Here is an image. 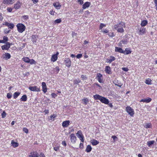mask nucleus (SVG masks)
<instances>
[{
    "instance_id": "nucleus-1",
    "label": "nucleus",
    "mask_w": 157,
    "mask_h": 157,
    "mask_svg": "<svg viewBox=\"0 0 157 157\" xmlns=\"http://www.w3.org/2000/svg\"><path fill=\"white\" fill-rule=\"evenodd\" d=\"M126 27L125 23L123 21H121L119 23L116 24L114 26V28L116 30L118 33H123L124 30L123 28H125Z\"/></svg>"
},
{
    "instance_id": "nucleus-27",
    "label": "nucleus",
    "mask_w": 157,
    "mask_h": 157,
    "mask_svg": "<svg viewBox=\"0 0 157 157\" xmlns=\"http://www.w3.org/2000/svg\"><path fill=\"white\" fill-rule=\"evenodd\" d=\"M90 2H85L82 6V9L84 10L86 9V8L88 7L90 5Z\"/></svg>"
},
{
    "instance_id": "nucleus-3",
    "label": "nucleus",
    "mask_w": 157,
    "mask_h": 157,
    "mask_svg": "<svg viewBox=\"0 0 157 157\" xmlns=\"http://www.w3.org/2000/svg\"><path fill=\"white\" fill-rule=\"evenodd\" d=\"M22 60L25 62L29 63L31 64H36V62L33 59H30L28 57H24L22 59Z\"/></svg>"
},
{
    "instance_id": "nucleus-64",
    "label": "nucleus",
    "mask_w": 157,
    "mask_h": 157,
    "mask_svg": "<svg viewBox=\"0 0 157 157\" xmlns=\"http://www.w3.org/2000/svg\"><path fill=\"white\" fill-rule=\"evenodd\" d=\"M62 144L64 146L66 147L67 145V144L65 141H63L62 143Z\"/></svg>"
},
{
    "instance_id": "nucleus-4",
    "label": "nucleus",
    "mask_w": 157,
    "mask_h": 157,
    "mask_svg": "<svg viewBox=\"0 0 157 157\" xmlns=\"http://www.w3.org/2000/svg\"><path fill=\"white\" fill-rule=\"evenodd\" d=\"M126 111L131 117H133L134 114L135 112L134 109L130 106H128L126 107Z\"/></svg>"
},
{
    "instance_id": "nucleus-35",
    "label": "nucleus",
    "mask_w": 157,
    "mask_h": 157,
    "mask_svg": "<svg viewBox=\"0 0 157 157\" xmlns=\"http://www.w3.org/2000/svg\"><path fill=\"white\" fill-rule=\"evenodd\" d=\"M101 97V96L98 94H96L93 96L94 99L96 100H100Z\"/></svg>"
},
{
    "instance_id": "nucleus-38",
    "label": "nucleus",
    "mask_w": 157,
    "mask_h": 157,
    "mask_svg": "<svg viewBox=\"0 0 157 157\" xmlns=\"http://www.w3.org/2000/svg\"><path fill=\"white\" fill-rule=\"evenodd\" d=\"M154 140L149 141L147 142V145L149 147H150L151 145L154 144Z\"/></svg>"
},
{
    "instance_id": "nucleus-49",
    "label": "nucleus",
    "mask_w": 157,
    "mask_h": 157,
    "mask_svg": "<svg viewBox=\"0 0 157 157\" xmlns=\"http://www.w3.org/2000/svg\"><path fill=\"white\" fill-rule=\"evenodd\" d=\"M22 18L25 20H27L29 18L28 15H24L22 17Z\"/></svg>"
},
{
    "instance_id": "nucleus-42",
    "label": "nucleus",
    "mask_w": 157,
    "mask_h": 157,
    "mask_svg": "<svg viewBox=\"0 0 157 157\" xmlns=\"http://www.w3.org/2000/svg\"><path fill=\"white\" fill-rule=\"evenodd\" d=\"M81 82V80L78 79V80H74V85H77L78 84V83H80Z\"/></svg>"
},
{
    "instance_id": "nucleus-41",
    "label": "nucleus",
    "mask_w": 157,
    "mask_h": 157,
    "mask_svg": "<svg viewBox=\"0 0 157 157\" xmlns=\"http://www.w3.org/2000/svg\"><path fill=\"white\" fill-rule=\"evenodd\" d=\"M78 137L81 140V142L82 143H83L84 142V137L83 135L80 136H78Z\"/></svg>"
},
{
    "instance_id": "nucleus-59",
    "label": "nucleus",
    "mask_w": 157,
    "mask_h": 157,
    "mask_svg": "<svg viewBox=\"0 0 157 157\" xmlns=\"http://www.w3.org/2000/svg\"><path fill=\"white\" fill-rule=\"evenodd\" d=\"M51 95L52 98H55L57 96V95L54 93H52Z\"/></svg>"
},
{
    "instance_id": "nucleus-48",
    "label": "nucleus",
    "mask_w": 157,
    "mask_h": 157,
    "mask_svg": "<svg viewBox=\"0 0 157 157\" xmlns=\"http://www.w3.org/2000/svg\"><path fill=\"white\" fill-rule=\"evenodd\" d=\"M101 32L103 33H107L109 32V30L107 29H105L104 30H102Z\"/></svg>"
},
{
    "instance_id": "nucleus-34",
    "label": "nucleus",
    "mask_w": 157,
    "mask_h": 157,
    "mask_svg": "<svg viewBox=\"0 0 157 157\" xmlns=\"http://www.w3.org/2000/svg\"><path fill=\"white\" fill-rule=\"evenodd\" d=\"M152 125L151 123H146L144 125V127L146 128H151Z\"/></svg>"
},
{
    "instance_id": "nucleus-47",
    "label": "nucleus",
    "mask_w": 157,
    "mask_h": 157,
    "mask_svg": "<svg viewBox=\"0 0 157 157\" xmlns=\"http://www.w3.org/2000/svg\"><path fill=\"white\" fill-rule=\"evenodd\" d=\"M57 116V115L56 114H53V115H51L50 116V118H51V119H54ZM54 119H53V121H54Z\"/></svg>"
},
{
    "instance_id": "nucleus-55",
    "label": "nucleus",
    "mask_w": 157,
    "mask_h": 157,
    "mask_svg": "<svg viewBox=\"0 0 157 157\" xmlns=\"http://www.w3.org/2000/svg\"><path fill=\"white\" fill-rule=\"evenodd\" d=\"M82 56V54H78L76 56V57L78 59H80Z\"/></svg>"
},
{
    "instance_id": "nucleus-36",
    "label": "nucleus",
    "mask_w": 157,
    "mask_h": 157,
    "mask_svg": "<svg viewBox=\"0 0 157 157\" xmlns=\"http://www.w3.org/2000/svg\"><path fill=\"white\" fill-rule=\"evenodd\" d=\"M91 150H92V147H91V146L90 145H88L87 146V147L86 148V151L87 152H89L90 151H91Z\"/></svg>"
},
{
    "instance_id": "nucleus-25",
    "label": "nucleus",
    "mask_w": 157,
    "mask_h": 157,
    "mask_svg": "<svg viewBox=\"0 0 157 157\" xmlns=\"http://www.w3.org/2000/svg\"><path fill=\"white\" fill-rule=\"evenodd\" d=\"M113 82L116 86H117L118 87H121L123 85V84L121 82H119L116 79L113 81Z\"/></svg>"
},
{
    "instance_id": "nucleus-14",
    "label": "nucleus",
    "mask_w": 157,
    "mask_h": 157,
    "mask_svg": "<svg viewBox=\"0 0 157 157\" xmlns=\"http://www.w3.org/2000/svg\"><path fill=\"white\" fill-rule=\"evenodd\" d=\"M42 86L43 91L44 93H46L47 91V88L45 82H43L42 83Z\"/></svg>"
},
{
    "instance_id": "nucleus-58",
    "label": "nucleus",
    "mask_w": 157,
    "mask_h": 157,
    "mask_svg": "<svg viewBox=\"0 0 157 157\" xmlns=\"http://www.w3.org/2000/svg\"><path fill=\"white\" fill-rule=\"evenodd\" d=\"M81 78L82 80L86 79L87 78V77L84 75H82L81 76Z\"/></svg>"
},
{
    "instance_id": "nucleus-18",
    "label": "nucleus",
    "mask_w": 157,
    "mask_h": 157,
    "mask_svg": "<svg viewBox=\"0 0 157 157\" xmlns=\"http://www.w3.org/2000/svg\"><path fill=\"white\" fill-rule=\"evenodd\" d=\"M115 51L116 52H119L123 54L124 53V50L122 48L117 47H115Z\"/></svg>"
},
{
    "instance_id": "nucleus-19",
    "label": "nucleus",
    "mask_w": 157,
    "mask_h": 157,
    "mask_svg": "<svg viewBox=\"0 0 157 157\" xmlns=\"http://www.w3.org/2000/svg\"><path fill=\"white\" fill-rule=\"evenodd\" d=\"M105 71L106 73L109 74H111V69L110 67L109 66H106L105 68Z\"/></svg>"
},
{
    "instance_id": "nucleus-5",
    "label": "nucleus",
    "mask_w": 157,
    "mask_h": 157,
    "mask_svg": "<svg viewBox=\"0 0 157 157\" xmlns=\"http://www.w3.org/2000/svg\"><path fill=\"white\" fill-rule=\"evenodd\" d=\"M14 2V0H3L2 3L6 6H8L13 4Z\"/></svg>"
},
{
    "instance_id": "nucleus-45",
    "label": "nucleus",
    "mask_w": 157,
    "mask_h": 157,
    "mask_svg": "<svg viewBox=\"0 0 157 157\" xmlns=\"http://www.w3.org/2000/svg\"><path fill=\"white\" fill-rule=\"evenodd\" d=\"M14 25L13 23H10L8 27L9 29H12L14 28Z\"/></svg>"
},
{
    "instance_id": "nucleus-63",
    "label": "nucleus",
    "mask_w": 157,
    "mask_h": 157,
    "mask_svg": "<svg viewBox=\"0 0 157 157\" xmlns=\"http://www.w3.org/2000/svg\"><path fill=\"white\" fill-rule=\"evenodd\" d=\"M55 69L56 70V71L57 72V73H58L59 71V67H56Z\"/></svg>"
},
{
    "instance_id": "nucleus-62",
    "label": "nucleus",
    "mask_w": 157,
    "mask_h": 157,
    "mask_svg": "<svg viewBox=\"0 0 157 157\" xmlns=\"http://www.w3.org/2000/svg\"><path fill=\"white\" fill-rule=\"evenodd\" d=\"M122 69L123 70L125 71H127L128 70V68L126 67H123L122 68Z\"/></svg>"
},
{
    "instance_id": "nucleus-17",
    "label": "nucleus",
    "mask_w": 157,
    "mask_h": 157,
    "mask_svg": "<svg viewBox=\"0 0 157 157\" xmlns=\"http://www.w3.org/2000/svg\"><path fill=\"white\" fill-rule=\"evenodd\" d=\"M2 49V50H8L9 48H10V45H9V42H7L6 43V44L3 45L1 47Z\"/></svg>"
},
{
    "instance_id": "nucleus-32",
    "label": "nucleus",
    "mask_w": 157,
    "mask_h": 157,
    "mask_svg": "<svg viewBox=\"0 0 157 157\" xmlns=\"http://www.w3.org/2000/svg\"><path fill=\"white\" fill-rule=\"evenodd\" d=\"M53 5L57 9H59L61 7V5L58 2L54 3Z\"/></svg>"
},
{
    "instance_id": "nucleus-44",
    "label": "nucleus",
    "mask_w": 157,
    "mask_h": 157,
    "mask_svg": "<svg viewBox=\"0 0 157 157\" xmlns=\"http://www.w3.org/2000/svg\"><path fill=\"white\" fill-rule=\"evenodd\" d=\"M76 135L78 137V136L82 135L83 134L82 133V131L81 130H79L76 133Z\"/></svg>"
},
{
    "instance_id": "nucleus-22",
    "label": "nucleus",
    "mask_w": 157,
    "mask_h": 157,
    "mask_svg": "<svg viewBox=\"0 0 157 157\" xmlns=\"http://www.w3.org/2000/svg\"><path fill=\"white\" fill-rule=\"evenodd\" d=\"M38 36L35 35H32L31 36L32 40L33 43H36V42L37 38Z\"/></svg>"
},
{
    "instance_id": "nucleus-12",
    "label": "nucleus",
    "mask_w": 157,
    "mask_h": 157,
    "mask_svg": "<svg viewBox=\"0 0 157 157\" xmlns=\"http://www.w3.org/2000/svg\"><path fill=\"white\" fill-rule=\"evenodd\" d=\"M59 54V52H57L56 54H54L52 56L51 58V61L55 62L57 59L58 55Z\"/></svg>"
},
{
    "instance_id": "nucleus-54",
    "label": "nucleus",
    "mask_w": 157,
    "mask_h": 157,
    "mask_svg": "<svg viewBox=\"0 0 157 157\" xmlns=\"http://www.w3.org/2000/svg\"><path fill=\"white\" fill-rule=\"evenodd\" d=\"M6 116V112L3 111L2 113V118H4Z\"/></svg>"
},
{
    "instance_id": "nucleus-20",
    "label": "nucleus",
    "mask_w": 157,
    "mask_h": 157,
    "mask_svg": "<svg viewBox=\"0 0 157 157\" xmlns=\"http://www.w3.org/2000/svg\"><path fill=\"white\" fill-rule=\"evenodd\" d=\"M152 100L150 98H147L145 99H142L140 101V102H144L147 103H149Z\"/></svg>"
},
{
    "instance_id": "nucleus-8",
    "label": "nucleus",
    "mask_w": 157,
    "mask_h": 157,
    "mask_svg": "<svg viewBox=\"0 0 157 157\" xmlns=\"http://www.w3.org/2000/svg\"><path fill=\"white\" fill-rule=\"evenodd\" d=\"M98 82L100 83H102L103 82V76L100 73H98L97 74L96 78Z\"/></svg>"
},
{
    "instance_id": "nucleus-57",
    "label": "nucleus",
    "mask_w": 157,
    "mask_h": 157,
    "mask_svg": "<svg viewBox=\"0 0 157 157\" xmlns=\"http://www.w3.org/2000/svg\"><path fill=\"white\" fill-rule=\"evenodd\" d=\"M7 10L8 12H11L12 11L13 9L11 7H8Z\"/></svg>"
},
{
    "instance_id": "nucleus-56",
    "label": "nucleus",
    "mask_w": 157,
    "mask_h": 157,
    "mask_svg": "<svg viewBox=\"0 0 157 157\" xmlns=\"http://www.w3.org/2000/svg\"><path fill=\"white\" fill-rule=\"evenodd\" d=\"M83 143H81L80 144L79 147L81 149H82L83 148Z\"/></svg>"
},
{
    "instance_id": "nucleus-9",
    "label": "nucleus",
    "mask_w": 157,
    "mask_h": 157,
    "mask_svg": "<svg viewBox=\"0 0 157 157\" xmlns=\"http://www.w3.org/2000/svg\"><path fill=\"white\" fill-rule=\"evenodd\" d=\"M64 62L66 66L70 67L71 65V61L69 58H66L64 60Z\"/></svg>"
},
{
    "instance_id": "nucleus-2",
    "label": "nucleus",
    "mask_w": 157,
    "mask_h": 157,
    "mask_svg": "<svg viewBox=\"0 0 157 157\" xmlns=\"http://www.w3.org/2000/svg\"><path fill=\"white\" fill-rule=\"evenodd\" d=\"M18 31L19 33H22L26 29V27L24 24L21 23H19L16 25Z\"/></svg>"
},
{
    "instance_id": "nucleus-21",
    "label": "nucleus",
    "mask_w": 157,
    "mask_h": 157,
    "mask_svg": "<svg viewBox=\"0 0 157 157\" xmlns=\"http://www.w3.org/2000/svg\"><path fill=\"white\" fill-rule=\"evenodd\" d=\"M11 146L14 148L18 147L19 145L18 143L15 142L13 140H11Z\"/></svg>"
},
{
    "instance_id": "nucleus-51",
    "label": "nucleus",
    "mask_w": 157,
    "mask_h": 157,
    "mask_svg": "<svg viewBox=\"0 0 157 157\" xmlns=\"http://www.w3.org/2000/svg\"><path fill=\"white\" fill-rule=\"evenodd\" d=\"M23 131L26 133H28L29 132L28 129L26 128H23Z\"/></svg>"
},
{
    "instance_id": "nucleus-52",
    "label": "nucleus",
    "mask_w": 157,
    "mask_h": 157,
    "mask_svg": "<svg viewBox=\"0 0 157 157\" xmlns=\"http://www.w3.org/2000/svg\"><path fill=\"white\" fill-rule=\"evenodd\" d=\"M8 38L6 36H3V40L5 41V43L6 42L8 41Z\"/></svg>"
},
{
    "instance_id": "nucleus-53",
    "label": "nucleus",
    "mask_w": 157,
    "mask_h": 157,
    "mask_svg": "<svg viewBox=\"0 0 157 157\" xmlns=\"http://www.w3.org/2000/svg\"><path fill=\"white\" fill-rule=\"evenodd\" d=\"M11 94L8 93L7 94V97L8 99L10 98L11 97H12V96L11 95Z\"/></svg>"
},
{
    "instance_id": "nucleus-31",
    "label": "nucleus",
    "mask_w": 157,
    "mask_h": 157,
    "mask_svg": "<svg viewBox=\"0 0 157 157\" xmlns=\"http://www.w3.org/2000/svg\"><path fill=\"white\" fill-rule=\"evenodd\" d=\"M5 56L3 58H5L6 59H10L11 57V55L9 53H5L4 54Z\"/></svg>"
},
{
    "instance_id": "nucleus-11",
    "label": "nucleus",
    "mask_w": 157,
    "mask_h": 157,
    "mask_svg": "<svg viewBox=\"0 0 157 157\" xmlns=\"http://www.w3.org/2000/svg\"><path fill=\"white\" fill-rule=\"evenodd\" d=\"M100 101L101 102L105 104H108L109 102V100L108 99L102 96Z\"/></svg>"
},
{
    "instance_id": "nucleus-26",
    "label": "nucleus",
    "mask_w": 157,
    "mask_h": 157,
    "mask_svg": "<svg viewBox=\"0 0 157 157\" xmlns=\"http://www.w3.org/2000/svg\"><path fill=\"white\" fill-rule=\"evenodd\" d=\"M110 59H106V62L108 63H111L113 61L115 60L116 59L115 57L114 56H110Z\"/></svg>"
},
{
    "instance_id": "nucleus-46",
    "label": "nucleus",
    "mask_w": 157,
    "mask_h": 157,
    "mask_svg": "<svg viewBox=\"0 0 157 157\" xmlns=\"http://www.w3.org/2000/svg\"><path fill=\"white\" fill-rule=\"evenodd\" d=\"M61 19L59 18L55 20L54 21V22L56 23H60L61 22Z\"/></svg>"
},
{
    "instance_id": "nucleus-39",
    "label": "nucleus",
    "mask_w": 157,
    "mask_h": 157,
    "mask_svg": "<svg viewBox=\"0 0 157 157\" xmlns=\"http://www.w3.org/2000/svg\"><path fill=\"white\" fill-rule=\"evenodd\" d=\"M60 146L59 145H56L54 147V150L56 151H57L59 149Z\"/></svg>"
},
{
    "instance_id": "nucleus-13",
    "label": "nucleus",
    "mask_w": 157,
    "mask_h": 157,
    "mask_svg": "<svg viewBox=\"0 0 157 157\" xmlns=\"http://www.w3.org/2000/svg\"><path fill=\"white\" fill-rule=\"evenodd\" d=\"M128 41L126 39H124V40H121L120 42L118 44V46L120 47L123 46V44L125 45L127 44Z\"/></svg>"
},
{
    "instance_id": "nucleus-15",
    "label": "nucleus",
    "mask_w": 157,
    "mask_h": 157,
    "mask_svg": "<svg viewBox=\"0 0 157 157\" xmlns=\"http://www.w3.org/2000/svg\"><path fill=\"white\" fill-rule=\"evenodd\" d=\"M146 32V29L143 28H140L138 32L139 35H143L145 34Z\"/></svg>"
},
{
    "instance_id": "nucleus-7",
    "label": "nucleus",
    "mask_w": 157,
    "mask_h": 157,
    "mask_svg": "<svg viewBox=\"0 0 157 157\" xmlns=\"http://www.w3.org/2000/svg\"><path fill=\"white\" fill-rule=\"evenodd\" d=\"M29 89L31 91L39 92L40 91V87H38L36 86H29Z\"/></svg>"
},
{
    "instance_id": "nucleus-43",
    "label": "nucleus",
    "mask_w": 157,
    "mask_h": 157,
    "mask_svg": "<svg viewBox=\"0 0 157 157\" xmlns=\"http://www.w3.org/2000/svg\"><path fill=\"white\" fill-rule=\"evenodd\" d=\"M106 26V25L103 23H101L99 27L100 29H102L104 27H105Z\"/></svg>"
},
{
    "instance_id": "nucleus-10",
    "label": "nucleus",
    "mask_w": 157,
    "mask_h": 157,
    "mask_svg": "<svg viewBox=\"0 0 157 157\" xmlns=\"http://www.w3.org/2000/svg\"><path fill=\"white\" fill-rule=\"evenodd\" d=\"M21 5V3L18 0L16 2L15 4H14L13 8L16 10H17L20 8Z\"/></svg>"
},
{
    "instance_id": "nucleus-30",
    "label": "nucleus",
    "mask_w": 157,
    "mask_h": 157,
    "mask_svg": "<svg viewBox=\"0 0 157 157\" xmlns=\"http://www.w3.org/2000/svg\"><path fill=\"white\" fill-rule=\"evenodd\" d=\"M147 23L148 22L147 20H144L141 22V25L142 27H144L147 25Z\"/></svg>"
},
{
    "instance_id": "nucleus-60",
    "label": "nucleus",
    "mask_w": 157,
    "mask_h": 157,
    "mask_svg": "<svg viewBox=\"0 0 157 157\" xmlns=\"http://www.w3.org/2000/svg\"><path fill=\"white\" fill-rule=\"evenodd\" d=\"M10 23L7 22V21H5V22H4V23L3 24V25H5L7 26H9V24H10Z\"/></svg>"
},
{
    "instance_id": "nucleus-50",
    "label": "nucleus",
    "mask_w": 157,
    "mask_h": 157,
    "mask_svg": "<svg viewBox=\"0 0 157 157\" xmlns=\"http://www.w3.org/2000/svg\"><path fill=\"white\" fill-rule=\"evenodd\" d=\"M108 35L109 36L112 37L115 36V35L113 32H112L109 33Z\"/></svg>"
},
{
    "instance_id": "nucleus-24",
    "label": "nucleus",
    "mask_w": 157,
    "mask_h": 157,
    "mask_svg": "<svg viewBox=\"0 0 157 157\" xmlns=\"http://www.w3.org/2000/svg\"><path fill=\"white\" fill-rule=\"evenodd\" d=\"M132 52V51L131 49L129 48H126L125 50L124 51V53L123 54H124L125 55H128L131 53Z\"/></svg>"
},
{
    "instance_id": "nucleus-28",
    "label": "nucleus",
    "mask_w": 157,
    "mask_h": 157,
    "mask_svg": "<svg viewBox=\"0 0 157 157\" xmlns=\"http://www.w3.org/2000/svg\"><path fill=\"white\" fill-rule=\"evenodd\" d=\"M90 142L93 146L96 145L99 143V141L95 139L92 140Z\"/></svg>"
},
{
    "instance_id": "nucleus-16",
    "label": "nucleus",
    "mask_w": 157,
    "mask_h": 157,
    "mask_svg": "<svg viewBox=\"0 0 157 157\" xmlns=\"http://www.w3.org/2000/svg\"><path fill=\"white\" fill-rule=\"evenodd\" d=\"M70 121L69 120H67L63 122L62 126L63 128L67 127L70 124Z\"/></svg>"
},
{
    "instance_id": "nucleus-61",
    "label": "nucleus",
    "mask_w": 157,
    "mask_h": 157,
    "mask_svg": "<svg viewBox=\"0 0 157 157\" xmlns=\"http://www.w3.org/2000/svg\"><path fill=\"white\" fill-rule=\"evenodd\" d=\"M55 12L54 11H53V10H51L50 11L49 13L51 15H54Z\"/></svg>"
},
{
    "instance_id": "nucleus-23",
    "label": "nucleus",
    "mask_w": 157,
    "mask_h": 157,
    "mask_svg": "<svg viewBox=\"0 0 157 157\" xmlns=\"http://www.w3.org/2000/svg\"><path fill=\"white\" fill-rule=\"evenodd\" d=\"M30 155H29L30 157H38V154L36 151L31 152Z\"/></svg>"
},
{
    "instance_id": "nucleus-40",
    "label": "nucleus",
    "mask_w": 157,
    "mask_h": 157,
    "mask_svg": "<svg viewBox=\"0 0 157 157\" xmlns=\"http://www.w3.org/2000/svg\"><path fill=\"white\" fill-rule=\"evenodd\" d=\"M151 80L150 78H148L146 80L145 83L147 84L151 85Z\"/></svg>"
},
{
    "instance_id": "nucleus-37",
    "label": "nucleus",
    "mask_w": 157,
    "mask_h": 157,
    "mask_svg": "<svg viewBox=\"0 0 157 157\" xmlns=\"http://www.w3.org/2000/svg\"><path fill=\"white\" fill-rule=\"evenodd\" d=\"M82 101L84 102L83 104L85 105H87L89 101L88 99L87 98L82 99Z\"/></svg>"
},
{
    "instance_id": "nucleus-29",
    "label": "nucleus",
    "mask_w": 157,
    "mask_h": 157,
    "mask_svg": "<svg viewBox=\"0 0 157 157\" xmlns=\"http://www.w3.org/2000/svg\"><path fill=\"white\" fill-rule=\"evenodd\" d=\"M27 99V97L26 94L23 95L20 98V100L22 101H26Z\"/></svg>"
},
{
    "instance_id": "nucleus-6",
    "label": "nucleus",
    "mask_w": 157,
    "mask_h": 157,
    "mask_svg": "<svg viewBox=\"0 0 157 157\" xmlns=\"http://www.w3.org/2000/svg\"><path fill=\"white\" fill-rule=\"evenodd\" d=\"M71 142L72 144H75L77 140V138L75 134L74 133L71 134L70 136Z\"/></svg>"
},
{
    "instance_id": "nucleus-33",
    "label": "nucleus",
    "mask_w": 157,
    "mask_h": 157,
    "mask_svg": "<svg viewBox=\"0 0 157 157\" xmlns=\"http://www.w3.org/2000/svg\"><path fill=\"white\" fill-rule=\"evenodd\" d=\"M21 94L19 92H16L13 94V97L14 99H16Z\"/></svg>"
}]
</instances>
